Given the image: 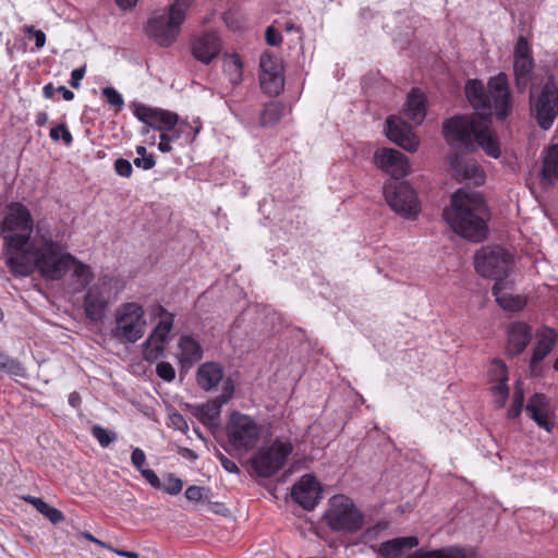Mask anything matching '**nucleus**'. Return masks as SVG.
I'll return each mask as SVG.
<instances>
[{
  "label": "nucleus",
  "mask_w": 558,
  "mask_h": 558,
  "mask_svg": "<svg viewBox=\"0 0 558 558\" xmlns=\"http://www.w3.org/2000/svg\"><path fill=\"white\" fill-rule=\"evenodd\" d=\"M178 347L180 349V362L194 364L203 357V349L199 342L192 336H181Z\"/></svg>",
  "instance_id": "nucleus-31"
},
{
  "label": "nucleus",
  "mask_w": 558,
  "mask_h": 558,
  "mask_svg": "<svg viewBox=\"0 0 558 558\" xmlns=\"http://www.w3.org/2000/svg\"><path fill=\"white\" fill-rule=\"evenodd\" d=\"M82 399L78 392L73 391L69 396V403L73 408H78L81 405Z\"/></svg>",
  "instance_id": "nucleus-59"
},
{
  "label": "nucleus",
  "mask_w": 558,
  "mask_h": 558,
  "mask_svg": "<svg viewBox=\"0 0 558 558\" xmlns=\"http://www.w3.org/2000/svg\"><path fill=\"white\" fill-rule=\"evenodd\" d=\"M33 229L34 220L25 205L20 202L7 205L4 217L0 222L7 264L14 262L23 267L29 265V259L25 258L22 251L29 246Z\"/></svg>",
  "instance_id": "nucleus-4"
},
{
  "label": "nucleus",
  "mask_w": 558,
  "mask_h": 558,
  "mask_svg": "<svg viewBox=\"0 0 558 558\" xmlns=\"http://www.w3.org/2000/svg\"><path fill=\"white\" fill-rule=\"evenodd\" d=\"M535 66L531 47L525 37L520 36L513 48V76L517 93L527 89Z\"/></svg>",
  "instance_id": "nucleus-16"
},
{
  "label": "nucleus",
  "mask_w": 558,
  "mask_h": 558,
  "mask_svg": "<svg viewBox=\"0 0 558 558\" xmlns=\"http://www.w3.org/2000/svg\"><path fill=\"white\" fill-rule=\"evenodd\" d=\"M465 95L475 113L456 116L445 121L442 131L449 145L465 150H474L475 143L493 157L500 156L498 142L489 129L492 105L483 83L470 80L465 85Z\"/></svg>",
  "instance_id": "nucleus-1"
},
{
  "label": "nucleus",
  "mask_w": 558,
  "mask_h": 558,
  "mask_svg": "<svg viewBox=\"0 0 558 558\" xmlns=\"http://www.w3.org/2000/svg\"><path fill=\"white\" fill-rule=\"evenodd\" d=\"M170 421H171L173 427L178 430L186 433V430L189 429L185 418L183 417V415H181L179 413L172 414L170 416Z\"/></svg>",
  "instance_id": "nucleus-54"
},
{
  "label": "nucleus",
  "mask_w": 558,
  "mask_h": 558,
  "mask_svg": "<svg viewBox=\"0 0 558 558\" xmlns=\"http://www.w3.org/2000/svg\"><path fill=\"white\" fill-rule=\"evenodd\" d=\"M184 125H185V123H181L179 129H175V126H174L171 131H168V137L170 138V142L177 141L178 138H180L181 133L184 132V130H183Z\"/></svg>",
  "instance_id": "nucleus-58"
},
{
  "label": "nucleus",
  "mask_w": 558,
  "mask_h": 558,
  "mask_svg": "<svg viewBox=\"0 0 558 558\" xmlns=\"http://www.w3.org/2000/svg\"><path fill=\"white\" fill-rule=\"evenodd\" d=\"M133 163L137 168H142L144 170H149V169L154 168V166L156 163V160H155L153 155H146V156H143V157L135 158L133 160Z\"/></svg>",
  "instance_id": "nucleus-51"
},
{
  "label": "nucleus",
  "mask_w": 558,
  "mask_h": 558,
  "mask_svg": "<svg viewBox=\"0 0 558 558\" xmlns=\"http://www.w3.org/2000/svg\"><path fill=\"white\" fill-rule=\"evenodd\" d=\"M284 106L280 101H269L262 111L259 123L263 128L277 124L283 113Z\"/></svg>",
  "instance_id": "nucleus-35"
},
{
  "label": "nucleus",
  "mask_w": 558,
  "mask_h": 558,
  "mask_svg": "<svg viewBox=\"0 0 558 558\" xmlns=\"http://www.w3.org/2000/svg\"><path fill=\"white\" fill-rule=\"evenodd\" d=\"M134 116L143 123L154 130L168 132L179 123V116L174 112L160 108H151L140 102L132 105Z\"/></svg>",
  "instance_id": "nucleus-19"
},
{
  "label": "nucleus",
  "mask_w": 558,
  "mask_h": 558,
  "mask_svg": "<svg viewBox=\"0 0 558 558\" xmlns=\"http://www.w3.org/2000/svg\"><path fill=\"white\" fill-rule=\"evenodd\" d=\"M384 195L387 204L398 215L404 218H414L420 211L415 191L407 182L388 181L384 185Z\"/></svg>",
  "instance_id": "nucleus-14"
},
{
  "label": "nucleus",
  "mask_w": 558,
  "mask_h": 558,
  "mask_svg": "<svg viewBox=\"0 0 558 558\" xmlns=\"http://www.w3.org/2000/svg\"><path fill=\"white\" fill-rule=\"evenodd\" d=\"M223 70L229 75L231 83L239 84L242 81V62L236 53L226 54Z\"/></svg>",
  "instance_id": "nucleus-37"
},
{
  "label": "nucleus",
  "mask_w": 558,
  "mask_h": 558,
  "mask_svg": "<svg viewBox=\"0 0 558 558\" xmlns=\"http://www.w3.org/2000/svg\"><path fill=\"white\" fill-rule=\"evenodd\" d=\"M542 181L545 184H551L558 180V145H550L544 157L542 166Z\"/></svg>",
  "instance_id": "nucleus-34"
},
{
  "label": "nucleus",
  "mask_w": 558,
  "mask_h": 558,
  "mask_svg": "<svg viewBox=\"0 0 558 558\" xmlns=\"http://www.w3.org/2000/svg\"><path fill=\"white\" fill-rule=\"evenodd\" d=\"M114 171L120 177L130 178L133 172V167L129 160L124 158H118L114 161Z\"/></svg>",
  "instance_id": "nucleus-46"
},
{
  "label": "nucleus",
  "mask_w": 558,
  "mask_h": 558,
  "mask_svg": "<svg viewBox=\"0 0 558 558\" xmlns=\"http://www.w3.org/2000/svg\"><path fill=\"white\" fill-rule=\"evenodd\" d=\"M266 41L270 46H278L282 41L281 34L272 26H268L266 29Z\"/></svg>",
  "instance_id": "nucleus-52"
},
{
  "label": "nucleus",
  "mask_w": 558,
  "mask_h": 558,
  "mask_svg": "<svg viewBox=\"0 0 558 558\" xmlns=\"http://www.w3.org/2000/svg\"><path fill=\"white\" fill-rule=\"evenodd\" d=\"M487 96L492 105V113L500 120L507 118L511 111V95L506 73L490 77L487 84Z\"/></svg>",
  "instance_id": "nucleus-18"
},
{
  "label": "nucleus",
  "mask_w": 558,
  "mask_h": 558,
  "mask_svg": "<svg viewBox=\"0 0 558 558\" xmlns=\"http://www.w3.org/2000/svg\"><path fill=\"white\" fill-rule=\"evenodd\" d=\"M536 336L537 342L533 349L530 360V369L533 376H538L541 374L539 363L553 350L558 337L557 332L551 328H543Z\"/></svg>",
  "instance_id": "nucleus-23"
},
{
  "label": "nucleus",
  "mask_w": 558,
  "mask_h": 558,
  "mask_svg": "<svg viewBox=\"0 0 558 558\" xmlns=\"http://www.w3.org/2000/svg\"><path fill=\"white\" fill-rule=\"evenodd\" d=\"M140 473L154 488H161V482L151 469H143L140 471Z\"/></svg>",
  "instance_id": "nucleus-50"
},
{
  "label": "nucleus",
  "mask_w": 558,
  "mask_h": 558,
  "mask_svg": "<svg viewBox=\"0 0 558 558\" xmlns=\"http://www.w3.org/2000/svg\"><path fill=\"white\" fill-rule=\"evenodd\" d=\"M530 417L547 432L551 430L553 424L549 421L550 404L544 393H534L525 405Z\"/></svg>",
  "instance_id": "nucleus-28"
},
{
  "label": "nucleus",
  "mask_w": 558,
  "mask_h": 558,
  "mask_svg": "<svg viewBox=\"0 0 558 558\" xmlns=\"http://www.w3.org/2000/svg\"><path fill=\"white\" fill-rule=\"evenodd\" d=\"M221 45L218 36L214 32H206L195 38L192 51L195 59L204 64H209L218 57Z\"/></svg>",
  "instance_id": "nucleus-24"
},
{
  "label": "nucleus",
  "mask_w": 558,
  "mask_h": 558,
  "mask_svg": "<svg viewBox=\"0 0 558 558\" xmlns=\"http://www.w3.org/2000/svg\"><path fill=\"white\" fill-rule=\"evenodd\" d=\"M58 90L62 93L63 98L68 101L74 98V93L64 86H60Z\"/></svg>",
  "instance_id": "nucleus-64"
},
{
  "label": "nucleus",
  "mask_w": 558,
  "mask_h": 558,
  "mask_svg": "<svg viewBox=\"0 0 558 558\" xmlns=\"http://www.w3.org/2000/svg\"><path fill=\"white\" fill-rule=\"evenodd\" d=\"M507 333V352L512 356L521 354L532 339V329L523 322L510 324Z\"/></svg>",
  "instance_id": "nucleus-27"
},
{
  "label": "nucleus",
  "mask_w": 558,
  "mask_h": 558,
  "mask_svg": "<svg viewBox=\"0 0 558 558\" xmlns=\"http://www.w3.org/2000/svg\"><path fill=\"white\" fill-rule=\"evenodd\" d=\"M137 0H116L117 5L122 10H128L136 4Z\"/></svg>",
  "instance_id": "nucleus-60"
},
{
  "label": "nucleus",
  "mask_w": 558,
  "mask_h": 558,
  "mask_svg": "<svg viewBox=\"0 0 558 558\" xmlns=\"http://www.w3.org/2000/svg\"><path fill=\"white\" fill-rule=\"evenodd\" d=\"M50 137L53 140V141H59L60 137H62L63 142L66 144V145H71L72 142H73V137H72V134L70 133V131L68 130V128L65 126V124L61 123L59 125H57L56 128H52L50 130Z\"/></svg>",
  "instance_id": "nucleus-44"
},
{
  "label": "nucleus",
  "mask_w": 558,
  "mask_h": 558,
  "mask_svg": "<svg viewBox=\"0 0 558 558\" xmlns=\"http://www.w3.org/2000/svg\"><path fill=\"white\" fill-rule=\"evenodd\" d=\"M374 161L386 173L398 180L410 171L408 158L393 148H380L375 151Z\"/></svg>",
  "instance_id": "nucleus-21"
},
{
  "label": "nucleus",
  "mask_w": 558,
  "mask_h": 558,
  "mask_svg": "<svg viewBox=\"0 0 558 558\" xmlns=\"http://www.w3.org/2000/svg\"><path fill=\"white\" fill-rule=\"evenodd\" d=\"M507 282L506 281H497L493 287V295L496 299V302L507 311L518 312L521 311L525 302L519 295H512L510 293L505 292Z\"/></svg>",
  "instance_id": "nucleus-32"
},
{
  "label": "nucleus",
  "mask_w": 558,
  "mask_h": 558,
  "mask_svg": "<svg viewBox=\"0 0 558 558\" xmlns=\"http://www.w3.org/2000/svg\"><path fill=\"white\" fill-rule=\"evenodd\" d=\"M24 500L32 504L38 512L45 515L53 524H57L64 520V515L60 510L49 506L40 498L27 496L24 497Z\"/></svg>",
  "instance_id": "nucleus-36"
},
{
  "label": "nucleus",
  "mask_w": 558,
  "mask_h": 558,
  "mask_svg": "<svg viewBox=\"0 0 558 558\" xmlns=\"http://www.w3.org/2000/svg\"><path fill=\"white\" fill-rule=\"evenodd\" d=\"M182 487L183 482L172 474H169L166 482L163 484L161 483L160 489L170 495H178L182 490Z\"/></svg>",
  "instance_id": "nucleus-43"
},
{
  "label": "nucleus",
  "mask_w": 558,
  "mask_h": 558,
  "mask_svg": "<svg viewBox=\"0 0 558 558\" xmlns=\"http://www.w3.org/2000/svg\"><path fill=\"white\" fill-rule=\"evenodd\" d=\"M325 519L328 526L336 532H356L364 524L363 513L350 498L343 495L330 498Z\"/></svg>",
  "instance_id": "nucleus-10"
},
{
  "label": "nucleus",
  "mask_w": 558,
  "mask_h": 558,
  "mask_svg": "<svg viewBox=\"0 0 558 558\" xmlns=\"http://www.w3.org/2000/svg\"><path fill=\"white\" fill-rule=\"evenodd\" d=\"M531 114L542 130H549L558 117V86L554 77L547 78L538 89L530 92Z\"/></svg>",
  "instance_id": "nucleus-8"
},
{
  "label": "nucleus",
  "mask_w": 558,
  "mask_h": 558,
  "mask_svg": "<svg viewBox=\"0 0 558 558\" xmlns=\"http://www.w3.org/2000/svg\"><path fill=\"white\" fill-rule=\"evenodd\" d=\"M0 371L11 376L25 377V368L22 363L0 351Z\"/></svg>",
  "instance_id": "nucleus-38"
},
{
  "label": "nucleus",
  "mask_w": 558,
  "mask_h": 558,
  "mask_svg": "<svg viewBox=\"0 0 558 558\" xmlns=\"http://www.w3.org/2000/svg\"><path fill=\"white\" fill-rule=\"evenodd\" d=\"M221 408L222 404L216 399L209 400L203 404L190 407L192 415L209 428L218 427Z\"/></svg>",
  "instance_id": "nucleus-30"
},
{
  "label": "nucleus",
  "mask_w": 558,
  "mask_h": 558,
  "mask_svg": "<svg viewBox=\"0 0 558 558\" xmlns=\"http://www.w3.org/2000/svg\"><path fill=\"white\" fill-rule=\"evenodd\" d=\"M292 499L305 510H313L322 499V487L315 476L303 475L291 492Z\"/></svg>",
  "instance_id": "nucleus-20"
},
{
  "label": "nucleus",
  "mask_w": 558,
  "mask_h": 558,
  "mask_svg": "<svg viewBox=\"0 0 558 558\" xmlns=\"http://www.w3.org/2000/svg\"><path fill=\"white\" fill-rule=\"evenodd\" d=\"M158 149L161 153H169L172 150L170 138L168 137V132H163L160 134V142L158 144Z\"/></svg>",
  "instance_id": "nucleus-57"
},
{
  "label": "nucleus",
  "mask_w": 558,
  "mask_h": 558,
  "mask_svg": "<svg viewBox=\"0 0 558 558\" xmlns=\"http://www.w3.org/2000/svg\"><path fill=\"white\" fill-rule=\"evenodd\" d=\"M104 97L111 106L116 107L117 110H121L124 106V100L122 95L114 89L113 87H105L101 90Z\"/></svg>",
  "instance_id": "nucleus-42"
},
{
  "label": "nucleus",
  "mask_w": 558,
  "mask_h": 558,
  "mask_svg": "<svg viewBox=\"0 0 558 558\" xmlns=\"http://www.w3.org/2000/svg\"><path fill=\"white\" fill-rule=\"evenodd\" d=\"M118 298V290L113 279L108 276L100 277L88 287L84 298V311L86 317L93 323L102 322L109 305Z\"/></svg>",
  "instance_id": "nucleus-11"
},
{
  "label": "nucleus",
  "mask_w": 558,
  "mask_h": 558,
  "mask_svg": "<svg viewBox=\"0 0 558 558\" xmlns=\"http://www.w3.org/2000/svg\"><path fill=\"white\" fill-rule=\"evenodd\" d=\"M35 121H36L37 125L43 126V125H45L48 122V114L46 112H44V111L38 112L36 114Z\"/></svg>",
  "instance_id": "nucleus-62"
},
{
  "label": "nucleus",
  "mask_w": 558,
  "mask_h": 558,
  "mask_svg": "<svg viewBox=\"0 0 558 558\" xmlns=\"http://www.w3.org/2000/svg\"><path fill=\"white\" fill-rule=\"evenodd\" d=\"M442 216L451 229L465 239L478 242L486 236L488 210L478 192L458 190Z\"/></svg>",
  "instance_id": "nucleus-2"
},
{
  "label": "nucleus",
  "mask_w": 558,
  "mask_h": 558,
  "mask_svg": "<svg viewBox=\"0 0 558 558\" xmlns=\"http://www.w3.org/2000/svg\"><path fill=\"white\" fill-rule=\"evenodd\" d=\"M259 85L268 96H278L284 87V75L281 59L265 52L259 60Z\"/></svg>",
  "instance_id": "nucleus-17"
},
{
  "label": "nucleus",
  "mask_w": 558,
  "mask_h": 558,
  "mask_svg": "<svg viewBox=\"0 0 558 558\" xmlns=\"http://www.w3.org/2000/svg\"><path fill=\"white\" fill-rule=\"evenodd\" d=\"M490 377L493 381H496L490 389L493 402L497 409H502L509 397L508 374L504 362L499 360L494 361Z\"/></svg>",
  "instance_id": "nucleus-26"
},
{
  "label": "nucleus",
  "mask_w": 558,
  "mask_h": 558,
  "mask_svg": "<svg viewBox=\"0 0 558 558\" xmlns=\"http://www.w3.org/2000/svg\"><path fill=\"white\" fill-rule=\"evenodd\" d=\"M92 435L97 439L99 445L104 448L117 440V434L113 430L106 429L99 425L92 428Z\"/></svg>",
  "instance_id": "nucleus-41"
},
{
  "label": "nucleus",
  "mask_w": 558,
  "mask_h": 558,
  "mask_svg": "<svg viewBox=\"0 0 558 558\" xmlns=\"http://www.w3.org/2000/svg\"><path fill=\"white\" fill-rule=\"evenodd\" d=\"M404 112L413 123L421 124L426 113L424 95L412 90L408 96Z\"/></svg>",
  "instance_id": "nucleus-33"
},
{
  "label": "nucleus",
  "mask_w": 558,
  "mask_h": 558,
  "mask_svg": "<svg viewBox=\"0 0 558 558\" xmlns=\"http://www.w3.org/2000/svg\"><path fill=\"white\" fill-rule=\"evenodd\" d=\"M193 0H172L165 13H154L145 27L149 38L161 47L171 46L178 38L181 26Z\"/></svg>",
  "instance_id": "nucleus-5"
},
{
  "label": "nucleus",
  "mask_w": 558,
  "mask_h": 558,
  "mask_svg": "<svg viewBox=\"0 0 558 558\" xmlns=\"http://www.w3.org/2000/svg\"><path fill=\"white\" fill-rule=\"evenodd\" d=\"M84 75H85V66L74 69L71 73L70 85L73 88H78L80 83H81L82 78L84 77Z\"/></svg>",
  "instance_id": "nucleus-56"
},
{
  "label": "nucleus",
  "mask_w": 558,
  "mask_h": 558,
  "mask_svg": "<svg viewBox=\"0 0 558 558\" xmlns=\"http://www.w3.org/2000/svg\"><path fill=\"white\" fill-rule=\"evenodd\" d=\"M70 269L73 270V276L77 278L82 284H87L94 278L93 271L89 266L78 262L74 257V262L71 264Z\"/></svg>",
  "instance_id": "nucleus-40"
},
{
  "label": "nucleus",
  "mask_w": 558,
  "mask_h": 558,
  "mask_svg": "<svg viewBox=\"0 0 558 558\" xmlns=\"http://www.w3.org/2000/svg\"><path fill=\"white\" fill-rule=\"evenodd\" d=\"M158 323L143 343V355L147 362H156L165 355L166 344L174 324V315L162 306L157 308Z\"/></svg>",
  "instance_id": "nucleus-15"
},
{
  "label": "nucleus",
  "mask_w": 558,
  "mask_h": 558,
  "mask_svg": "<svg viewBox=\"0 0 558 558\" xmlns=\"http://www.w3.org/2000/svg\"><path fill=\"white\" fill-rule=\"evenodd\" d=\"M418 545L415 536L397 537L381 544L379 553L385 558H468L463 549L458 547H442L434 550L417 549L412 554L407 550Z\"/></svg>",
  "instance_id": "nucleus-7"
},
{
  "label": "nucleus",
  "mask_w": 558,
  "mask_h": 558,
  "mask_svg": "<svg viewBox=\"0 0 558 558\" xmlns=\"http://www.w3.org/2000/svg\"><path fill=\"white\" fill-rule=\"evenodd\" d=\"M114 553L120 557L125 558H140V555L135 551L124 550V549H114Z\"/></svg>",
  "instance_id": "nucleus-61"
},
{
  "label": "nucleus",
  "mask_w": 558,
  "mask_h": 558,
  "mask_svg": "<svg viewBox=\"0 0 558 558\" xmlns=\"http://www.w3.org/2000/svg\"><path fill=\"white\" fill-rule=\"evenodd\" d=\"M227 437L236 452H248L259 442L262 426L254 418L240 412H232L227 423Z\"/></svg>",
  "instance_id": "nucleus-9"
},
{
  "label": "nucleus",
  "mask_w": 558,
  "mask_h": 558,
  "mask_svg": "<svg viewBox=\"0 0 558 558\" xmlns=\"http://www.w3.org/2000/svg\"><path fill=\"white\" fill-rule=\"evenodd\" d=\"M146 325L143 306L136 302H126L116 310L111 333L121 343H135L144 336Z\"/></svg>",
  "instance_id": "nucleus-6"
},
{
  "label": "nucleus",
  "mask_w": 558,
  "mask_h": 558,
  "mask_svg": "<svg viewBox=\"0 0 558 558\" xmlns=\"http://www.w3.org/2000/svg\"><path fill=\"white\" fill-rule=\"evenodd\" d=\"M450 166L453 175L459 180H470L475 185H482L485 182V174L474 160L454 154L450 158Z\"/></svg>",
  "instance_id": "nucleus-25"
},
{
  "label": "nucleus",
  "mask_w": 558,
  "mask_h": 558,
  "mask_svg": "<svg viewBox=\"0 0 558 558\" xmlns=\"http://www.w3.org/2000/svg\"><path fill=\"white\" fill-rule=\"evenodd\" d=\"M131 462L137 469V471L143 470L144 469L143 465L146 462L145 452L140 448L133 449L132 456H131Z\"/></svg>",
  "instance_id": "nucleus-49"
},
{
  "label": "nucleus",
  "mask_w": 558,
  "mask_h": 558,
  "mask_svg": "<svg viewBox=\"0 0 558 558\" xmlns=\"http://www.w3.org/2000/svg\"><path fill=\"white\" fill-rule=\"evenodd\" d=\"M22 252L25 258L29 259V265L23 267L14 262L8 264L11 271L20 276H28L37 269L45 279L59 280L74 262V256L65 252L59 242L50 239H44L38 247L31 243Z\"/></svg>",
  "instance_id": "nucleus-3"
},
{
  "label": "nucleus",
  "mask_w": 558,
  "mask_h": 558,
  "mask_svg": "<svg viewBox=\"0 0 558 558\" xmlns=\"http://www.w3.org/2000/svg\"><path fill=\"white\" fill-rule=\"evenodd\" d=\"M292 450L290 441L276 439L271 445L264 446L255 452L252 465L259 476L270 477L283 468Z\"/></svg>",
  "instance_id": "nucleus-12"
},
{
  "label": "nucleus",
  "mask_w": 558,
  "mask_h": 558,
  "mask_svg": "<svg viewBox=\"0 0 558 558\" xmlns=\"http://www.w3.org/2000/svg\"><path fill=\"white\" fill-rule=\"evenodd\" d=\"M156 373L161 379L169 383L175 377V371L168 362H159L156 366Z\"/></svg>",
  "instance_id": "nucleus-45"
},
{
  "label": "nucleus",
  "mask_w": 558,
  "mask_h": 558,
  "mask_svg": "<svg viewBox=\"0 0 558 558\" xmlns=\"http://www.w3.org/2000/svg\"><path fill=\"white\" fill-rule=\"evenodd\" d=\"M386 134L390 141L410 153L418 147L420 142L412 126L399 117L390 116L387 119Z\"/></svg>",
  "instance_id": "nucleus-22"
},
{
  "label": "nucleus",
  "mask_w": 558,
  "mask_h": 558,
  "mask_svg": "<svg viewBox=\"0 0 558 558\" xmlns=\"http://www.w3.org/2000/svg\"><path fill=\"white\" fill-rule=\"evenodd\" d=\"M218 459H219L222 468L227 472L235 473V474H238L240 472L238 465L232 460H230L226 456H223L221 452L218 453Z\"/></svg>",
  "instance_id": "nucleus-55"
},
{
  "label": "nucleus",
  "mask_w": 558,
  "mask_h": 558,
  "mask_svg": "<svg viewBox=\"0 0 558 558\" xmlns=\"http://www.w3.org/2000/svg\"><path fill=\"white\" fill-rule=\"evenodd\" d=\"M205 488L199 486H189L185 489V497L190 501H199L203 498V493Z\"/></svg>",
  "instance_id": "nucleus-53"
},
{
  "label": "nucleus",
  "mask_w": 558,
  "mask_h": 558,
  "mask_svg": "<svg viewBox=\"0 0 558 558\" xmlns=\"http://www.w3.org/2000/svg\"><path fill=\"white\" fill-rule=\"evenodd\" d=\"M223 376L222 366L216 362L203 363L196 373L197 384L205 391L216 388L222 381Z\"/></svg>",
  "instance_id": "nucleus-29"
},
{
  "label": "nucleus",
  "mask_w": 558,
  "mask_h": 558,
  "mask_svg": "<svg viewBox=\"0 0 558 558\" xmlns=\"http://www.w3.org/2000/svg\"><path fill=\"white\" fill-rule=\"evenodd\" d=\"M233 392H234V386H233V383L231 379H227L225 383H223V388H222V392L217 396L215 399L220 403V404H225L227 403L233 396Z\"/></svg>",
  "instance_id": "nucleus-47"
},
{
  "label": "nucleus",
  "mask_w": 558,
  "mask_h": 558,
  "mask_svg": "<svg viewBox=\"0 0 558 558\" xmlns=\"http://www.w3.org/2000/svg\"><path fill=\"white\" fill-rule=\"evenodd\" d=\"M524 402L523 385L520 380L514 384V391L512 397V403L507 411L508 418H515L520 415Z\"/></svg>",
  "instance_id": "nucleus-39"
},
{
  "label": "nucleus",
  "mask_w": 558,
  "mask_h": 558,
  "mask_svg": "<svg viewBox=\"0 0 558 558\" xmlns=\"http://www.w3.org/2000/svg\"><path fill=\"white\" fill-rule=\"evenodd\" d=\"M56 92V88L51 83L47 84L43 88V94L46 98H51Z\"/></svg>",
  "instance_id": "nucleus-63"
},
{
  "label": "nucleus",
  "mask_w": 558,
  "mask_h": 558,
  "mask_svg": "<svg viewBox=\"0 0 558 558\" xmlns=\"http://www.w3.org/2000/svg\"><path fill=\"white\" fill-rule=\"evenodd\" d=\"M24 32L26 34H33L35 39V45L38 49L43 48L46 44V35L40 29H35L32 25L24 26Z\"/></svg>",
  "instance_id": "nucleus-48"
},
{
  "label": "nucleus",
  "mask_w": 558,
  "mask_h": 558,
  "mask_svg": "<svg viewBox=\"0 0 558 558\" xmlns=\"http://www.w3.org/2000/svg\"><path fill=\"white\" fill-rule=\"evenodd\" d=\"M476 271L486 278L505 281L511 266V256L499 246H484L474 256Z\"/></svg>",
  "instance_id": "nucleus-13"
}]
</instances>
